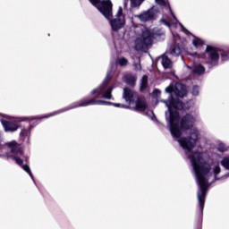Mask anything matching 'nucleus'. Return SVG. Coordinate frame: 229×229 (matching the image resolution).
Wrapping results in <instances>:
<instances>
[{"mask_svg": "<svg viewBox=\"0 0 229 229\" xmlns=\"http://www.w3.org/2000/svg\"><path fill=\"white\" fill-rule=\"evenodd\" d=\"M165 92L170 94L168 99L161 100V103L168 108L169 117L168 121V129L174 140H176L181 148H182L185 155L188 157L196 177L198 184V212L197 216L201 223L203 219V210L205 208V198L207 197V191L210 187L208 180L212 174V171L215 178V182L219 180H226L229 178V173L217 177V174L221 173V165L219 163H216L212 167V163L210 160L203 159V153L200 151H192L199 140V131L193 128L196 119L192 114H185L180 119V113L178 110H183V102L180 98H185L187 96V86L177 82L174 86L170 85L165 88Z\"/></svg>", "mask_w": 229, "mask_h": 229, "instance_id": "obj_1", "label": "nucleus"}, {"mask_svg": "<svg viewBox=\"0 0 229 229\" xmlns=\"http://www.w3.org/2000/svg\"><path fill=\"white\" fill-rule=\"evenodd\" d=\"M0 158H7L15 161L18 165L25 171L26 174L35 182V177L33 176V173H31V169L30 165H24L22 158L24 157V151L20 148L19 143L15 140L11 142H7L4 145H0Z\"/></svg>", "mask_w": 229, "mask_h": 229, "instance_id": "obj_2", "label": "nucleus"}, {"mask_svg": "<svg viewBox=\"0 0 229 229\" xmlns=\"http://www.w3.org/2000/svg\"><path fill=\"white\" fill-rule=\"evenodd\" d=\"M117 65L121 67H126L128 65V59L125 57H121L117 62H111L110 68L107 71L106 79L101 83L99 88H97L92 90L91 94H98L97 98H105L106 99H112V91L114 90V86H111L106 89L108 81L112 79L113 74L117 71Z\"/></svg>", "mask_w": 229, "mask_h": 229, "instance_id": "obj_3", "label": "nucleus"}, {"mask_svg": "<svg viewBox=\"0 0 229 229\" xmlns=\"http://www.w3.org/2000/svg\"><path fill=\"white\" fill-rule=\"evenodd\" d=\"M91 96H95V98L90 99H81L80 101L70 104L66 107H64L55 112L50 113L47 115L31 116L30 119H31V121L35 119H47L48 117H53L54 115H58L59 114H64V112H69V110H74V108H80L81 106H90L92 105H114L113 102L99 100V99H106V98L103 97H98V93H92L91 91Z\"/></svg>", "mask_w": 229, "mask_h": 229, "instance_id": "obj_4", "label": "nucleus"}, {"mask_svg": "<svg viewBox=\"0 0 229 229\" xmlns=\"http://www.w3.org/2000/svg\"><path fill=\"white\" fill-rule=\"evenodd\" d=\"M206 53L208 56V59L206 62L208 69L219 65V55H221L222 62H228L229 60V48L227 50H217L215 47L208 46L206 47Z\"/></svg>", "mask_w": 229, "mask_h": 229, "instance_id": "obj_5", "label": "nucleus"}, {"mask_svg": "<svg viewBox=\"0 0 229 229\" xmlns=\"http://www.w3.org/2000/svg\"><path fill=\"white\" fill-rule=\"evenodd\" d=\"M151 44H153V33L146 30L142 31L140 37L136 38L134 47L136 51H148Z\"/></svg>", "mask_w": 229, "mask_h": 229, "instance_id": "obj_6", "label": "nucleus"}, {"mask_svg": "<svg viewBox=\"0 0 229 229\" xmlns=\"http://www.w3.org/2000/svg\"><path fill=\"white\" fill-rule=\"evenodd\" d=\"M89 3L95 6L104 15L107 21H110L112 17H114V13H112V1L110 0H89Z\"/></svg>", "mask_w": 229, "mask_h": 229, "instance_id": "obj_7", "label": "nucleus"}, {"mask_svg": "<svg viewBox=\"0 0 229 229\" xmlns=\"http://www.w3.org/2000/svg\"><path fill=\"white\" fill-rule=\"evenodd\" d=\"M108 21L113 31L123 30L126 24V20H124V16H123V7H119L115 17L113 19L110 18Z\"/></svg>", "mask_w": 229, "mask_h": 229, "instance_id": "obj_8", "label": "nucleus"}, {"mask_svg": "<svg viewBox=\"0 0 229 229\" xmlns=\"http://www.w3.org/2000/svg\"><path fill=\"white\" fill-rule=\"evenodd\" d=\"M158 12H160L158 6L154 5L148 11H144L140 15H138V18L140 19V21H141V22L155 21V19H157V15H158Z\"/></svg>", "mask_w": 229, "mask_h": 229, "instance_id": "obj_9", "label": "nucleus"}, {"mask_svg": "<svg viewBox=\"0 0 229 229\" xmlns=\"http://www.w3.org/2000/svg\"><path fill=\"white\" fill-rule=\"evenodd\" d=\"M35 128V125L30 124L28 127H22L20 132V140L24 144H30V139H31V131Z\"/></svg>", "mask_w": 229, "mask_h": 229, "instance_id": "obj_10", "label": "nucleus"}, {"mask_svg": "<svg viewBox=\"0 0 229 229\" xmlns=\"http://www.w3.org/2000/svg\"><path fill=\"white\" fill-rule=\"evenodd\" d=\"M1 124L6 133H13L19 130V125L13 122L1 120Z\"/></svg>", "mask_w": 229, "mask_h": 229, "instance_id": "obj_11", "label": "nucleus"}, {"mask_svg": "<svg viewBox=\"0 0 229 229\" xmlns=\"http://www.w3.org/2000/svg\"><path fill=\"white\" fill-rule=\"evenodd\" d=\"M123 98L126 103H133L135 100L133 98V91L130 88H124Z\"/></svg>", "mask_w": 229, "mask_h": 229, "instance_id": "obj_12", "label": "nucleus"}, {"mask_svg": "<svg viewBox=\"0 0 229 229\" xmlns=\"http://www.w3.org/2000/svg\"><path fill=\"white\" fill-rule=\"evenodd\" d=\"M160 59L164 69H173V61H171L167 55H163Z\"/></svg>", "mask_w": 229, "mask_h": 229, "instance_id": "obj_13", "label": "nucleus"}, {"mask_svg": "<svg viewBox=\"0 0 229 229\" xmlns=\"http://www.w3.org/2000/svg\"><path fill=\"white\" fill-rule=\"evenodd\" d=\"M191 72L197 76H201V74H205V66L201 64H195L191 68Z\"/></svg>", "mask_w": 229, "mask_h": 229, "instance_id": "obj_14", "label": "nucleus"}, {"mask_svg": "<svg viewBox=\"0 0 229 229\" xmlns=\"http://www.w3.org/2000/svg\"><path fill=\"white\" fill-rule=\"evenodd\" d=\"M136 106L134 107L135 110H138L139 112H144L146 108H148V105L144 100L141 98H138L135 102Z\"/></svg>", "mask_w": 229, "mask_h": 229, "instance_id": "obj_15", "label": "nucleus"}, {"mask_svg": "<svg viewBox=\"0 0 229 229\" xmlns=\"http://www.w3.org/2000/svg\"><path fill=\"white\" fill-rule=\"evenodd\" d=\"M124 81L130 87H135L137 77H135V75H132V74H127L124 76Z\"/></svg>", "mask_w": 229, "mask_h": 229, "instance_id": "obj_16", "label": "nucleus"}, {"mask_svg": "<svg viewBox=\"0 0 229 229\" xmlns=\"http://www.w3.org/2000/svg\"><path fill=\"white\" fill-rule=\"evenodd\" d=\"M169 53L172 56H180L182 55V47L180 45H174L171 47Z\"/></svg>", "mask_w": 229, "mask_h": 229, "instance_id": "obj_17", "label": "nucleus"}, {"mask_svg": "<svg viewBox=\"0 0 229 229\" xmlns=\"http://www.w3.org/2000/svg\"><path fill=\"white\" fill-rule=\"evenodd\" d=\"M220 165L225 171H229V157H224L220 161Z\"/></svg>", "mask_w": 229, "mask_h": 229, "instance_id": "obj_18", "label": "nucleus"}, {"mask_svg": "<svg viewBox=\"0 0 229 229\" xmlns=\"http://www.w3.org/2000/svg\"><path fill=\"white\" fill-rule=\"evenodd\" d=\"M148 89V76L144 75L140 82V90H146Z\"/></svg>", "mask_w": 229, "mask_h": 229, "instance_id": "obj_19", "label": "nucleus"}, {"mask_svg": "<svg viewBox=\"0 0 229 229\" xmlns=\"http://www.w3.org/2000/svg\"><path fill=\"white\" fill-rule=\"evenodd\" d=\"M192 44L194 47L199 48V47H201V46H203L204 42L201 40V38L194 37V39L192 40Z\"/></svg>", "mask_w": 229, "mask_h": 229, "instance_id": "obj_20", "label": "nucleus"}, {"mask_svg": "<svg viewBox=\"0 0 229 229\" xmlns=\"http://www.w3.org/2000/svg\"><path fill=\"white\" fill-rule=\"evenodd\" d=\"M217 151L220 153H225V151H228V148L224 143H219L216 147Z\"/></svg>", "mask_w": 229, "mask_h": 229, "instance_id": "obj_21", "label": "nucleus"}, {"mask_svg": "<svg viewBox=\"0 0 229 229\" xmlns=\"http://www.w3.org/2000/svg\"><path fill=\"white\" fill-rule=\"evenodd\" d=\"M191 94L192 96H199V86L195 85L192 87Z\"/></svg>", "mask_w": 229, "mask_h": 229, "instance_id": "obj_22", "label": "nucleus"}, {"mask_svg": "<svg viewBox=\"0 0 229 229\" xmlns=\"http://www.w3.org/2000/svg\"><path fill=\"white\" fill-rule=\"evenodd\" d=\"M134 71H140L142 66L140 65V59L138 60V63L133 64Z\"/></svg>", "mask_w": 229, "mask_h": 229, "instance_id": "obj_23", "label": "nucleus"}, {"mask_svg": "<svg viewBox=\"0 0 229 229\" xmlns=\"http://www.w3.org/2000/svg\"><path fill=\"white\" fill-rule=\"evenodd\" d=\"M113 106H115L116 108H131L130 106H126L119 103H113Z\"/></svg>", "mask_w": 229, "mask_h": 229, "instance_id": "obj_24", "label": "nucleus"}, {"mask_svg": "<svg viewBox=\"0 0 229 229\" xmlns=\"http://www.w3.org/2000/svg\"><path fill=\"white\" fill-rule=\"evenodd\" d=\"M161 92L160 89H155L152 92V96L153 98H155V99H157L159 96H160Z\"/></svg>", "mask_w": 229, "mask_h": 229, "instance_id": "obj_25", "label": "nucleus"}, {"mask_svg": "<svg viewBox=\"0 0 229 229\" xmlns=\"http://www.w3.org/2000/svg\"><path fill=\"white\" fill-rule=\"evenodd\" d=\"M133 6H140L142 3H144V0H131Z\"/></svg>", "mask_w": 229, "mask_h": 229, "instance_id": "obj_26", "label": "nucleus"}, {"mask_svg": "<svg viewBox=\"0 0 229 229\" xmlns=\"http://www.w3.org/2000/svg\"><path fill=\"white\" fill-rule=\"evenodd\" d=\"M157 4H159V6H165L167 4L165 3V0H155Z\"/></svg>", "mask_w": 229, "mask_h": 229, "instance_id": "obj_27", "label": "nucleus"}, {"mask_svg": "<svg viewBox=\"0 0 229 229\" xmlns=\"http://www.w3.org/2000/svg\"><path fill=\"white\" fill-rule=\"evenodd\" d=\"M160 22H163V24H165V26H167L168 28H171V23H169V21H167L165 19H161Z\"/></svg>", "mask_w": 229, "mask_h": 229, "instance_id": "obj_28", "label": "nucleus"}, {"mask_svg": "<svg viewBox=\"0 0 229 229\" xmlns=\"http://www.w3.org/2000/svg\"><path fill=\"white\" fill-rule=\"evenodd\" d=\"M168 8L170 10V13H171L173 19H174V21H176V22H178V20L176 19V16L174 15V13H173V10L171 9V5H168Z\"/></svg>", "mask_w": 229, "mask_h": 229, "instance_id": "obj_29", "label": "nucleus"}, {"mask_svg": "<svg viewBox=\"0 0 229 229\" xmlns=\"http://www.w3.org/2000/svg\"><path fill=\"white\" fill-rule=\"evenodd\" d=\"M148 115H151L150 118H151L152 121H156L157 116H155V114L153 113V111H149V112L148 113Z\"/></svg>", "mask_w": 229, "mask_h": 229, "instance_id": "obj_30", "label": "nucleus"}, {"mask_svg": "<svg viewBox=\"0 0 229 229\" xmlns=\"http://www.w3.org/2000/svg\"><path fill=\"white\" fill-rule=\"evenodd\" d=\"M182 30L184 31V33H189V30H187V29L182 28Z\"/></svg>", "mask_w": 229, "mask_h": 229, "instance_id": "obj_31", "label": "nucleus"}, {"mask_svg": "<svg viewBox=\"0 0 229 229\" xmlns=\"http://www.w3.org/2000/svg\"><path fill=\"white\" fill-rule=\"evenodd\" d=\"M191 56H198V53L190 54Z\"/></svg>", "mask_w": 229, "mask_h": 229, "instance_id": "obj_32", "label": "nucleus"}, {"mask_svg": "<svg viewBox=\"0 0 229 229\" xmlns=\"http://www.w3.org/2000/svg\"><path fill=\"white\" fill-rule=\"evenodd\" d=\"M26 119H28V118L22 117V118H20V121H21V122L26 121Z\"/></svg>", "mask_w": 229, "mask_h": 229, "instance_id": "obj_33", "label": "nucleus"}, {"mask_svg": "<svg viewBox=\"0 0 229 229\" xmlns=\"http://www.w3.org/2000/svg\"><path fill=\"white\" fill-rule=\"evenodd\" d=\"M2 139H1V132H0V146H4V144H1Z\"/></svg>", "mask_w": 229, "mask_h": 229, "instance_id": "obj_34", "label": "nucleus"}, {"mask_svg": "<svg viewBox=\"0 0 229 229\" xmlns=\"http://www.w3.org/2000/svg\"><path fill=\"white\" fill-rule=\"evenodd\" d=\"M157 35H159V36H160V35H164V33H163V32H161V33H158Z\"/></svg>", "mask_w": 229, "mask_h": 229, "instance_id": "obj_35", "label": "nucleus"}]
</instances>
